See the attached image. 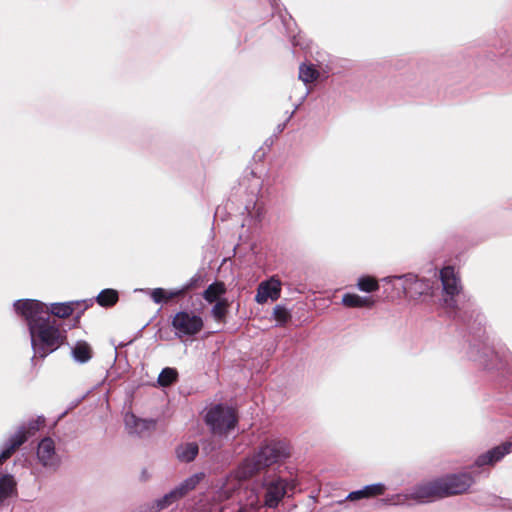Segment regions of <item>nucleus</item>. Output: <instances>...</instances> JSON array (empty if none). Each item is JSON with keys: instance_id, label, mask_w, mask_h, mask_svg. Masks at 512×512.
Segmentation results:
<instances>
[{"instance_id": "obj_1", "label": "nucleus", "mask_w": 512, "mask_h": 512, "mask_svg": "<svg viewBox=\"0 0 512 512\" xmlns=\"http://www.w3.org/2000/svg\"><path fill=\"white\" fill-rule=\"evenodd\" d=\"M15 312L27 323L31 347L34 352L32 361L44 359L56 351L66 340V332L60 324L49 316L48 307L33 299L17 300L13 304Z\"/></svg>"}, {"instance_id": "obj_2", "label": "nucleus", "mask_w": 512, "mask_h": 512, "mask_svg": "<svg viewBox=\"0 0 512 512\" xmlns=\"http://www.w3.org/2000/svg\"><path fill=\"white\" fill-rule=\"evenodd\" d=\"M291 456V448L286 440L266 439L257 451L243 460L234 473L226 477L219 490V497L228 498L233 491L240 487L241 481L273 465L280 464Z\"/></svg>"}, {"instance_id": "obj_3", "label": "nucleus", "mask_w": 512, "mask_h": 512, "mask_svg": "<svg viewBox=\"0 0 512 512\" xmlns=\"http://www.w3.org/2000/svg\"><path fill=\"white\" fill-rule=\"evenodd\" d=\"M296 480L283 478L276 473H267L260 484V494L251 493L244 505L213 504L201 512H259L262 507L276 508L289 492L296 488Z\"/></svg>"}, {"instance_id": "obj_4", "label": "nucleus", "mask_w": 512, "mask_h": 512, "mask_svg": "<svg viewBox=\"0 0 512 512\" xmlns=\"http://www.w3.org/2000/svg\"><path fill=\"white\" fill-rule=\"evenodd\" d=\"M439 274L443 289L441 305L448 310V313L452 317L459 318L464 322H469L475 310L471 303L459 306L460 300L464 298V296L460 294V280L454 268L451 266L444 267Z\"/></svg>"}, {"instance_id": "obj_5", "label": "nucleus", "mask_w": 512, "mask_h": 512, "mask_svg": "<svg viewBox=\"0 0 512 512\" xmlns=\"http://www.w3.org/2000/svg\"><path fill=\"white\" fill-rule=\"evenodd\" d=\"M441 497L438 480L421 483L412 488L409 494H398L382 500L387 505L404 504L407 500L413 499L417 503L434 501Z\"/></svg>"}, {"instance_id": "obj_6", "label": "nucleus", "mask_w": 512, "mask_h": 512, "mask_svg": "<svg viewBox=\"0 0 512 512\" xmlns=\"http://www.w3.org/2000/svg\"><path fill=\"white\" fill-rule=\"evenodd\" d=\"M205 422L213 434L222 436L236 426L237 417L232 408L218 404L208 410Z\"/></svg>"}, {"instance_id": "obj_7", "label": "nucleus", "mask_w": 512, "mask_h": 512, "mask_svg": "<svg viewBox=\"0 0 512 512\" xmlns=\"http://www.w3.org/2000/svg\"><path fill=\"white\" fill-rule=\"evenodd\" d=\"M395 280L402 282L403 293L411 299L416 300L433 295V284L429 280L417 278L414 274L393 275L383 278L386 283H392Z\"/></svg>"}, {"instance_id": "obj_8", "label": "nucleus", "mask_w": 512, "mask_h": 512, "mask_svg": "<svg viewBox=\"0 0 512 512\" xmlns=\"http://www.w3.org/2000/svg\"><path fill=\"white\" fill-rule=\"evenodd\" d=\"M204 326L203 319L194 311H180L172 319V327L178 338L197 335Z\"/></svg>"}, {"instance_id": "obj_9", "label": "nucleus", "mask_w": 512, "mask_h": 512, "mask_svg": "<svg viewBox=\"0 0 512 512\" xmlns=\"http://www.w3.org/2000/svg\"><path fill=\"white\" fill-rule=\"evenodd\" d=\"M437 480L442 498L463 493L473 484V478L469 473L451 474Z\"/></svg>"}, {"instance_id": "obj_10", "label": "nucleus", "mask_w": 512, "mask_h": 512, "mask_svg": "<svg viewBox=\"0 0 512 512\" xmlns=\"http://www.w3.org/2000/svg\"><path fill=\"white\" fill-rule=\"evenodd\" d=\"M37 458L41 465L48 469H56L60 458L56 453L55 442L50 437L43 438L37 447Z\"/></svg>"}, {"instance_id": "obj_11", "label": "nucleus", "mask_w": 512, "mask_h": 512, "mask_svg": "<svg viewBox=\"0 0 512 512\" xmlns=\"http://www.w3.org/2000/svg\"><path fill=\"white\" fill-rule=\"evenodd\" d=\"M281 283L274 277L263 281L257 288L255 300L259 304H264L268 299L277 300L280 297Z\"/></svg>"}, {"instance_id": "obj_12", "label": "nucleus", "mask_w": 512, "mask_h": 512, "mask_svg": "<svg viewBox=\"0 0 512 512\" xmlns=\"http://www.w3.org/2000/svg\"><path fill=\"white\" fill-rule=\"evenodd\" d=\"M512 451V442H505L479 455L475 461L478 467L494 465Z\"/></svg>"}, {"instance_id": "obj_13", "label": "nucleus", "mask_w": 512, "mask_h": 512, "mask_svg": "<svg viewBox=\"0 0 512 512\" xmlns=\"http://www.w3.org/2000/svg\"><path fill=\"white\" fill-rule=\"evenodd\" d=\"M26 442V430L20 426L17 431L5 442L4 448L0 453V464L11 457L17 448Z\"/></svg>"}, {"instance_id": "obj_14", "label": "nucleus", "mask_w": 512, "mask_h": 512, "mask_svg": "<svg viewBox=\"0 0 512 512\" xmlns=\"http://www.w3.org/2000/svg\"><path fill=\"white\" fill-rule=\"evenodd\" d=\"M386 487L383 483L369 484L360 490L350 492L346 499L355 501L363 498H370L378 495H382Z\"/></svg>"}, {"instance_id": "obj_15", "label": "nucleus", "mask_w": 512, "mask_h": 512, "mask_svg": "<svg viewBox=\"0 0 512 512\" xmlns=\"http://www.w3.org/2000/svg\"><path fill=\"white\" fill-rule=\"evenodd\" d=\"M71 356L76 363H87L93 356L92 347L88 342L78 340L71 348Z\"/></svg>"}, {"instance_id": "obj_16", "label": "nucleus", "mask_w": 512, "mask_h": 512, "mask_svg": "<svg viewBox=\"0 0 512 512\" xmlns=\"http://www.w3.org/2000/svg\"><path fill=\"white\" fill-rule=\"evenodd\" d=\"M342 304L349 308H370L374 305V301L370 296L346 293L342 297Z\"/></svg>"}, {"instance_id": "obj_17", "label": "nucleus", "mask_w": 512, "mask_h": 512, "mask_svg": "<svg viewBox=\"0 0 512 512\" xmlns=\"http://www.w3.org/2000/svg\"><path fill=\"white\" fill-rule=\"evenodd\" d=\"M205 474L203 472L195 473L185 480H183L174 489L177 492L179 498H183L190 491L194 490L197 485L204 479Z\"/></svg>"}, {"instance_id": "obj_18", "label": "nucleus", "mask_w": 512, "mask_h": 512, "mask_svg": "<svg viewBox=\"0 0 512 512\" xmlns=\"http://www.w3.org/2000/svg\"><path fill=\"white\" fill-rule=\"evenodd\" d=\"M199 447L195 442H188L180 444L176 448V456L181 462H191L198 455Z\"/></svg>"}, {"instance_id": "obj_19", "label": "nucleus", "mask_w": 512, "mask_h": 512, "mask_svg": "<svg viewBox=\"0 0 512 512\" xmlns=\"http://www.w3.org/2000/svg\"><path fill=\"white\" fill-rule=\"evenodd\" d=\"M151 422L137 418L132 413H126L125 426L130 434L140 435L144 430L148 429Z\"/></svg>"}, {"instance_id": "obj_20", "label": "nucleus", "mask_w": 512, "mask_h": 512, "mask_svg": "<svg viewBox=\"0 0 512 512\" xmlns=\"http://www.w3.org/2000/svg\"><path fill=\"white\" fill-rule=\"evenodd\" d=\"M80 305V302H63V303H53L50 308H48L49 316H56L58 318H67L73 314L75 306Z\"/></svg>"}, {"instance_id": "obj_21", "label": "nucleus", "mask_w": 512, "mask_h": 512, "mask_svg": "<svg viewBox=\"0 0 512 512\" xmlns=\"http://www.w3.org/2000/svg\"><path fill=\"white\" fill-rule=\"evenodd\" d=\"M470 357L474 361H478L481 365H483L486 369H494L498 368V365L494 363L493 359L497 357V355L489 348H485L482 353L477 352L475 354L474 348L470 351Z\"/></svg>"}, {"instance_id": "obj_22", "label": "nucleus", "mask_w": 512, "mask_h": 512, "mask_svg": "<svg viewBox=\"0 0 512 512\" xmlns=\"http://www.w3.org/2000/svg\"><path fill=\"white\" fill-rule=\"evenodd\" d=\"M177 492L175 489H172L170 492L166 493L162 497L156 499L154 501L153 511L152 512H158L161 511L169 506H171L173 503L180 500Z\"/></svg>"}, {"instance_id": "obj_23", "label": "nucleus", "mask_w": 512, "mask_h": 512, "mask_svg": "<svg viewBox=\"0 0 512 512\" xmlns=\"http://www.w3.org/2000/svg\"><path fill=\"white\" fill-rule=\"evenodd\" d=\"M118 292L114 289H104L96 297L97 303L102 307L113 306L118 301Z\"/></svg>"}, {"instance_id": "obj_24", "label": "nucleus", "mask_w": 512, "mask_h": 512, "mask_svg": "<svg viewBox=\"0 0 512 512\" xmlns=\"http://www.w3.org/2000/svg\"><path fill=\"white\" fill-rule=\"evenodd\" d=\"M15 488V481L12 475L6 474L0 477V502L7 499Z\"/></svg>"}, {"instance_id": "obj_25", "label": "nucleus", "mask_w": 512, "mask_h": 512, "mask_svg": "<svg viewBox=\"0 0 512 512\" xmlns=\"http://www.w3.org/2000/svg\"><path fill=\"white\" fill-rule=\"evenodd\" d=\"M178 378V372L174 368L166 367L160 372L157 382L161 387H168Z\"/></svg>"}, {"instance_id": "obj_26", "label": "nucleus", "mask_w": 512, "mask_h": 512, "mask_svg": "<svg viewBox=\"0 0 512 512\" xmlns=\"http://www.w3.org/2000/svg\"><path fill=\"white\" fill-rule=\"evenodd\" d=\"M319 76V72L313 65L301 64L299 67V79L305 84L315 81Z\"/></svg>"}, {"instance_id": "obj_27", "label": "nucleus", "mask_w": 512, "mask_h": 512, "mask_svg": "<svg viewBox=\"0 0 512 512\" xmlns=\"http://www.w3.org/2000/svg\"><path fill=\"white\" fill-rule=\"evenodd\" d=\"M225 293V287L223 283H213L207 287L204 291V298L208 302L212 303L216 301L222 294Z\"/></svg>"}, {"instance_id": "obj_28", "label": "nucleus", "mask_w": 512, "mask_h": 512, "mask_svg": "<svg viewBox=\"0 0 512 512\" xmlns=\"http://www.w3.org/2000/svg\"><path fill=\"white\" fill-rule=\"evenodd\" d=\"M357 288L360 291L370 293L379 289L378 281L371 276H361L357 281Z\"/></svg>"}, {"instance_id": "obj_29", "label": "nucleus", "mask_w": 512, "mask_h": 512, "mask_svg": "<svg viewBox=\"0 0 512 512\" xmlns=\"http://www.w3.org/2000/svg\"><path fill=\"white\" fill-rule=\"evenodd\" d=\"M180 293H181V291L179 290V291H174V292H170L169 294H167V292L164 289L155 288L150 291V296L156 304H160L164 300H169L175 296H178Z\"/></svg>"}, {"instance_id": "obj_30", "label": "nucleus", "mask_w": 512, "mask_h": 512, "mask_svg": "<svg viewBox=\"0 0 512 512\" xmlns=\"http://www.w3.org/2000/svg\"><path fill=\"white\" fill-rule=\"evenodd\" d=\"M273 315L280 325L286 324L291 318L290 311L283 305H276L273 309Z\"/></svg>"}, {"instance_id": "obj_31", "label": "nucleus", "mask_w": 512, "mask_h": 512, "mask_svg": "<svg viewBox=\"0 0 512 512\" xmlns=\"http://www.w3.org/2000/svg\"><path fill=\"white\" fill-rule=\"evenodd\" d=\"M45 422V419L44 417L42 416H39L37 417L36 419H31L28 423H27V426L26 425H23L25 427V430H26V438L28 437V435H32L34 434L36 431L39 430L40 426L42 424H44Z\"/></svg>"}, {"instance_id": "obj_32", "label": "nucleus", "mask_w": 512, "mask_h": 512, "mask_svg": "<svg viewBox=\"0 0 512 512\" xmlns=\"http://www.w3.org/2000/svg\"><path fill=\"white\" fill-rule=\"evenodd\" d=\"M226 312V305L223 302H217L211 310L213 317L220 320L224 317Z\"/></svg>"}, {"instance_id": "obj_33", "label": "nucleus", "mask_w": 512, "mask_h": 512, "mask_svg": "<svg viewBox=\"0 0 512 512\" xmlns=\"http://www.w3.org/2000/svg\"><path fill=\"white\" fill-rule=\"evenodd\" d=\"M505 57L512 60V45L508 46L504 53Z\"/></svg>"}, {"instance_id": "obj_34", "label": "nucleus", "mask_w": 512, "mask_h": 512, "mask_svg": "<svg viewBox=\"0 0 512 512\" xmlns=\"http://www.w3.org/2000/svg\"><path fill=\"white\" fill-rule=\"evenodd\" d=\"M308 95V91L305 92V95L302 97V99H305V97Z\"/></svg>"}]
</instances>
